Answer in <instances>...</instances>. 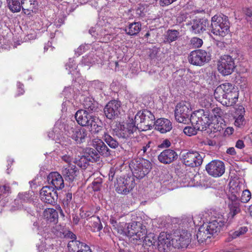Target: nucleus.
<instances>
[{
	"label": "nucleus",
	"mask_w": 252,
	"mask_h": 252,
	"mask_svg": "<svg viewBox=\"0 0 252 252\" xmlns=\"http://www.w3.org/2000/svg\"><path fill=\"white\" fill-rule=\"evenodd\" d=\"M47 181L50 185L48 186L56 190L62 189L64 186L62 176L57 172L50 173L47 176Z\"/></svg>",
	"instance_id": "obj_18"
},
{
	"label": "nucleus",
	"mask_w": 252,
	"mask_h": 252,
	"mask_svg": "<svg viewBox=\"0 0 252 252\" xmlns=\"http://www.w3.org/2000/svg\"><path fill=\"white\" fill-rule=\"evenodd\" d=\"M32 0H21V8L25 14L29 15L32 11L31 7H28V4L32 5Z\"/></svg>",
	"instance_id": "obj_47"
},
{
	"label": "nucleus",
	"mask_w": 252,
	"mask_h": 252,
	"mask_svg": "<svg viewBox=\"0 0 252 252\" xmlns=\"http://www.w3.org/2000/svg\"><path fill=\"white\" fill-rule=\"evenodd\" d=\"M133 177L138 179L144 178L152 169L151 162L143 158H136L131 160L129 164Z\"/></svg>",
	"instance_id": "obj_2"
},
{
	"label": "nucleus",
	"mask_w": 252,
	"mask_h": 252,
	"mask_svg": "<svg viewBox=\"0 0 252 252\" xmlns=\"http://www.w3.org/2000/svg\"><path fill=\"white\" fill-rule=\"evenodd\" d=\"M119 246V252H130L128 244L124 241H120L118 244Z\"/></svg>",
	"instance_id": "obj_58"
},
{
	"label": "nucleus",
	"mask_w": 252,
	"mask_h": 252,
	"mask_svg": "<svg viewBox=\"0 0 252 252\" xmlns=\"http://www.w3.org/2000/svg\"><path fill=\"white\" fill-rule=\"evenodd\" d=\"M155 118L150 111L145 109L137 112L134 117V123L138 129L146 131L151 129L155 124Z\"/></svg>",
	"instance_id": "obj_3"
},
{
	"label": "nucleus",
	"mask_w": 252,
	"mask_h": 252,
	"mask_svg": "<svg viewBox=\"0 0 252 252\" xmlns=\"http://www.w3.org/2000/svg\"><path fill=\"white\" fill-rule=\"evenodd\" d=\"M147 233L145 225L140 222L132 221L127 224L123 235L128 237L131 241H133V243H137L138 241L141 242Z\"/></svg>",
	"instance_id": "obj_4"
},
{
	"label": "nucleus",
	"mask_w": 252,
	"mask_h": 252,
	"mask_svg": "<svg viewBox=\"0 0 252 252\" xmlns=\"http://www.w3.org/2000/svg\"><path fill=\"white\" fill-rule=\"evenodd\" d=\"M101 133V138L107 144V145L112 149H116L119 146V142L109 133L107 129H103L100 132Z\"/></svg>",
	"instance_id": "obj_27"
},
{
	"label": "nucleus",
	"mask_w": 252,
	"mask_h": 252,
	"mask_svg": "<svg viewBox=\"0 0 252 252\" xmlns=\"http://www.w3.org/2000/svg\"><path fill=\"white\" fill-rule=\"evenodd\" d=\"M83 105L85 109V110H87L90 113L95 112L98 108V103L90 97L84 98Z\"/></svg>",
	"instance_id": "obj_28"
},
{
	"label": "nucleus",
	"mask_w": 252,
	"mask_h": 252,
	"mask_svg": "<svg viewBox=\"0 0 252 252\" xmlns=\"http://www.w3.org/2000/svg\"><path fill=\"white\" fill-rule=\"evenodd\" d=\"M221 89L222 90V91L224 92V93L226 94H228L231 93V91H233L236 90L234 86L231 83H225L220 85Z\"/></svg>",
	"instance_id": "obj_52"
},
{
	"label": "nucleus",
	"mask_w": 252,
	"mask_h": 252,
	"mask_svg": "<svg viewBox=\"0 0 252 252\" xmlns=\"http://www.w3.org/2000/svg\"><path fill=\"white\" fill-rule=\"evenodd\" d=\"M95 63V60L93 58L92 55H89L83 57L81 62V65H90L91 64H93Z\"/></svg>",
	"instance_id": "obj_53"
},
{
	"label": "nucleus",
	"mask_w": 252,
	"mask_h": 252,
	"mask_svg": "<svg viewBox=\"0 0 252 252\" xmlns=\"http://www.w3.org/2000/svg\"><path fill=\"white\" fill-rule=\"evenodd\" d=\"M230 202L228 204H234L235 203H240L238 197L235 194H231L228 197Z\"/></svg>",
	"instance_id": "obj_64"
},
{
	"label": "nucleus",
	"mask_w": 252,
	"mask_h": 252,
	"mask_svg": "<svg viewBox=\"0 0 252 252\" xmlns=\"http://www.w3.org/2000/svg\"><path fill=\"white\" fill-rule=\"evenodd\" d=\"M190 43L194 48H199L203 44V40L198 37H194L191 38Z\"/></svg>",
	"instance_id": "obj_56"
},
{
	"label": "nucleus",
	"mask_w": 252,
	"mask_h": 252,
	"mask_svg": "<svg viewBox=\"0 0 252 252\" xmlns=\"http://www.w3.org/2000/svg\"><path fill=\"white\" fill-rule=\"evenodd\" d=\"M78 252H92L89 246L84 243H82Z\"/></svg>",
	"instance_id": "obj_63"
},
{
	"label": "nucleus",
	"mask_w": 252,
	"mask_h": 252,
	"mask_svg": "<svg viewBox=\"0 0 252 252\" xmlns=\"http://www.w3.org/2000/svg\"><path fill=\"white\" fill-rule=\"evenodd\" d=\"M190 121L192 125L197 126L198 129L202 131L209 126L211 121L208 111L202 109L192 114Z\"/></svg>",
	"instance_id": "obj_8"
},
{
	"label": "nucleus",
	"mask_w": 252,
	"mask_h": 252,
	"mask_svg": "<svg viewBox=\"0 0 252 252\" xmlns=\"http://www.w3.org/2000/svg\"><path fill=\"white\" fill-rule=\"evenodd\" d=\"M90 86L96 90H101L104 86L103 83L98 80H94L90 83Z\"/></svg>",
	"instance_id": "obj_55"
},
{
	"label": "nucleus",
	"mask_w": 252,
	"mask_h": 252,
	"mask_svg": "<svg viewBox=\"0 0 252 252\" xmlns=\"http://www.w3.org/2000/svg\"><path fill=\"white\" fill-rule=\"evenodd\" d=\"M63 238L70 239H72V240H74L76 238V235L74 233L66 229H65L63 232Z\"/></svg>",
	"instance_id": "obj_62"
},
{
	"label": "nucleus",
	"mask_w": 252,
	"mask_h": 252,
	"mask_svg": "<svg viewBox=\"0 0 252 252\" xmlns=\"http://www.w3.org/2000/svg\"><path fill=\"white\" fill-rule=\"evenodd\" d=\"M7 7L13 13H17L21 9V2L20 0H6Z\"/></svg>",
	"instance_id": "obj_35"
},
{
	"label": "nucleus",
	"mask_w": 252,
	"mask_h": 252,
	"mask_svg": "<svg viewBox=\"0 0 252 252\" xmlns=\"http://www.w3.org/2000/svg\"><path fill=\"white\" fill-rule=\"evenodd\" d=\"M40 196L43 202L52 205L55 204L58 199L57 190L47 186L41 189Z\"/></svg>",
	"instance_id": "obj_16"
},
{
	"label": "nucleus",
	"mask_w": 252,
	"mask_h": 252,
	"mask_svg": "<svg viewBox=\"0 0 252 252\" xmlns=\"http://www.w3.org/2000/svg\"><path fill=\"white\" fill-rule=\"evenodd\" d=\"M66 228L60 224H56L52 229V232L57 237L63 238Z\"/></svg>",
	"instance_id": "obj_45"
},
{
	"label": "nucleus",
	"mask_w": 252,
	"mask_h": 252,
	"mask_svg": "<svg viewBox=\"0 0 252 252\" xmlns=\"http://www.w3.org/2000/svg\"><path fill=\"white\" fill-rule=\"evenodd\" d=\"M89 162V161L85 155L79 157L78 158H75L73 160V163L79 167L83 168H86L88 165Z\"/></svg>",
	"instance_id": "obj_40"
},
{
	"label": "nucleus",
	"mask_w": 252,
	"mask_h": 252,
	"mask_svg": "<svg viewBox=\"0 0 252 252\" xmlns=\"http://www.w3.org/2000/svg\"><path fill=\"white\" fill-rule=\"evenodd\" d=\"M238 91L236 90L231 91V93L225 95L223 105L226 106H231L234 105L238 101Z\"/></svg>",
	"instance_id": "obj_30"
},
{
	"label": "nucleus",
	"mask_w": 252,
	"mask_h": 252,
	"mask_svg": "<svg viewBox=\"0 0 252 252\" xmlns=\"http://www.w3.org/2000/svg\"><path fill=\"white\" fill-rule=\"evenodd\" d=\"M120 101L117 100H111L105 106L104 113L107 118L114 119L120 114Z\"/></svg>",
	"instance_id": "obj_17"
},
{
	"label": "nucleus",
	"mask_w": 252,
	"mask_h": 252,
	"mask_svg": "<svg viewBox=\"0 0 252 252\" xmlns=\"http://www.w3.org/2000/svg\"><path fill=\"white\" fill-rule=\"evenodd\" d=\"M212 32L221 37L225 36L229 32L228 18L224 15H215L212 18Z\"/></svg>",
	"instance_id": "obj_5"
},
{
	"label": "nucleus",
	"mask_w": 252,
	"mask_h": 252,
	"mask_svg": "<svg viewBox=\"0 0 252 252\" xmlns=\"http://www.w3.org/2000/svg\"><path fill=\"white\" fill-rule=\"evenodd\" d=\"M229 212L228 214L227 221L228 223L232 221L234 217L241 212L240 203H235L234 204H228Z\"/></svg>",
	"instance_id": "obj_31"
},
{
	"label": "nucleus",
	"mask_w": 252,
	"mask_h": 252,
	"mask_svg": "<svg viewBox=\"0 0 252 252\" xmlns=\"http://www.w3.org/2000/svg\"><path fill=\"white\" fill-rule=\"evenodd\" d=\"M225 93L222 91V90L221 89L220 86H219L215 89L214 95L216 99L220 102L223 105L224 98H225Z\"/></svg>",
	"instance_id": "obj_41"
},
{
	"label": "nucleus",
	"mask_w": 252,
	"mask_h": 252,
	"mask_svg": "<svg viewBox=\"0 0 252 252\" xmlns=\"http://www.w3.org/2000/svg\"><path fill=\"white\" fill-rule=\"evenodd\" d=\"M224 223L225 221L223 218H219L203 224L206 228L207 227L208 231L213 235L220 231L221 228L224 225Z\"/></svg>",
	"instance_id": "obj_21"
},
{
	"label": "nucleus",
	"mask_w": 252,
	"mask_h": 252,
	"mask_svg": "<svg viewBox=\"0 0 252 252\" xmlns=\"http://www.w3.org/2000/svg\"><path fill=\"white\" fill-rule=\"evenodd\" d=\"M245 111L244 108L242 106H240L238 107L236 110V113L239 116L235 121V125L238 127H240L243 125V122L244 120V115Z\"/></svg>",
	"instance_id": "obj_39"
},
{
	"label": "nucleus",
	"mask_w": 252,
	"mask_h": 252,
	"mask_svg": "<svg viewBox=\"0 0 252 252\" xmlns=\"http://www.w3.org/2000/svg\"><path fill=\"white\" fill-rule=\"evenodd\" d=\"M48 135L50 138L55 140L56 142L61 144L63 146H66L70 144V140L68 139V138L64 136L61 137L59 136L57 127H55L53 131L49 132Z\"/></svg>",
	"instance_id": "obj_26"
},
{
	"label": "nucleus",
	"mask_w": 252,
	"mask_h": 252,
	"mask_svg": "<svg viewBox=\"0 0 252 252\" xmlns=\"http://www.w3.org/2000/svg\"><path fill=\"white\" fill-rule=\"evenodd\" d=\"M142 241L144 242L145 245L151 246L155 245L157 242V237L154 233H149L145 235V237H144L143 240Z\"/></svg>",
	"instance_id": "obj_43"
},
{
	"label": "nucleus",
	"mask_w": 252,
	"mask_h": 252,
	"mask_svg": "<svg viewBox=\"0 0 252 252\" xmlns=\"http://www.w3.org/2000/svg\"><path fill=\"white\" fill-rule=\"evenodd\" d=\"M217 68L218 71L222 75H230L235 68L234 61L231 56L223 55L218 61Z\"/></svg>",
	"instance_id": "obj_11"
},
{
	"label": "nucleus",
	"mask_w": 252,
	"mask_h": 252,
	"mask_svg": "<svg viewBox=\"0 0 252 252\" xmlns=\"http://www.w3.org/2000/svg\"><path fill=\"white\" fill-rule=\"evenodd\" d=\"M194 127L191 126H186L184 129V133L189 136H191L192 135H195L197 133V130H200V129L197 128V126H196L195 125Z\"/></svg>",
	"instance_id": "obj_51"
},
{
	"label": "nucleus",
	"mask_w": 252,
	"mask_h": 252,
	"mask_svg": "<svg viewBox=\"0 0 252 252\" xmlns=\"http://www.w3.org/2000/svg\"><path fill=\"white\" fill-rule=\"evenodd\" d=\"M93 220L92 226L94 231H99L102 228V225L98 217L93 216L91 218Z\"/></svg>",
	"instance_id": "obj_46"
},
{
	"label": "nucleus",
	"mask_w": 252,
	"mask_h": 252,
	"mask_svg": "<svg viewBox=\"0 0 252 252\" xmlns=\"http://www.w3.org/2000/svg\"><path fill=\"white\" fill-rule=\"evenodd\" d=\"M50 249H53L51 246L48 245L46 243L41 242L40 245L38 246V250L40 252H51Z\"/></svg>",
	"instance_id": "obj_60"
},
{
	"label": "nucleus",
	"mask_w": 252,
	"mask_h": 252,
	"mask_svg": "<svg viewBox=\"0 0 252 252\" xmlns=\"http://www.w3.org/2000/svg\"><path fill=\"white\" fill-rule=\"evenodd\" d=\"M141 29V25L139 22H133L129 24L125 29L126 33L129 35L133 36L137 35Z\"/></svg>",
	"instance_id": "obj_32"
},
{
	"label": "nucleus",
	"mask_w": 252,
	"mask_h": 252,
	"mask_svg": "<svg viewBox=\"0 0 252 252\" xmlns=\"http://www.w3.org/2000/svg\"><path fill=\"white\" fill-rule=\"evenodd\" d=\"M10 189L9 186L4 185L0 186V200L6 198L10 193Z\"/></svg>",
	"instance_id": "obj_48"
},
{
	"label": "nucleus",
	"mask_w": 252,
	"mask_h": 252,
	"mask_svg": "<svg viewBox=\"0 0 252 252\" xmlns=\"http://www.w3.org/2000/svg\"><path fill=\"white\" fill-rule=\"evenodd\" d=\"M208 24V21L206 19H194L190 23L191 26L190 31L194 34L200 33L206 30Z\"/></svg>",
	"instance_id": "obj_23"
},
{
	"label": "nucleus",
	"mask_w": 252,
	"mask_h": 252,
	"mask_svg": "<svg viewBox=\"0 0 252 252\" xmlns=\"http://www.w3.org/2000/svg\"><path fill=\"white\" fill-rule=\"evenodd\" d=\"M190 234L182 230L176 231L171 238L172 245L174 248H187L190 242Z\"/></svg>",
	"instance_id": "obj_13"
},
{
	"label": "nucleus",
	"mask_w": 252,
	"mask_h": 252,
	"mask_svg": "<svg viewBox=\"0 0 252 252\" xmlns=\"http://www.w3.org/2000/svg\"><path fill=\"white\" fill-rule=\"evenodd\" d=\"M10 189L9 186L4 185L0 186V200L6 198L10 193Z\"/></svg>",
	"instance_id": "obj_49"
},
{
	"label": "nucleus",
	"mask_w": 252,
	"mask_h": 252,
	"mask_svg": "<svg viewBox=\"0 0 252 252\" xmlns=\"http://www.w3.org/2000/svg\"><path fill=\"white\" fill-rule=\"evenodd\" d=\"M134 179L133 176H125L117 179L115 184L116 191L120 194H126L135 186Z\"/></svg>",
	"instance_id": "obj_12"
},
{
	"label": "nucleus",
	"mask_w": 252,
	"mask_h": 252,
	"mask_svg": "<svg viewBox=\"0 0 252 252\" xmlns=\"http://www.w3.org/2000/svg\"><path fill=\"white\" fill-rule=\"evenodd\" d=\"M88 160L91 162H96L99 160L100 157L98 153L93 148H88L84 154Z\"/></svg>",
	"instance_id": "obj_36"
},
{
	"label": "nucleus",
	"mask_w": 252,
	"mask_h": 252,
	"mask_svg": "<svg viewBox=\"0 0 252 252\" xmlns=\"http://www.w3.org/2000/svg\"><path fill=\"white\" fill-rule=\"evenodd\" d=\"M75 118L79 125L88 127L93 133H98L102 130L101 121L87 110H78L75 114Z\"/></svg>",
	"instance_id": "obj_1"
},
{
	"label": "nucleus",
	"mask_w": 252,
	"mask_h": 252,
	"mask_svg": "<svg viewBox=\"0 0 252 252\" xmlns=\"http://www.w3.org/2000/svg\"><path fill=\"white\" fill-rule=\"evenodd\" d=\"M207 173L215 178L221 177L225 172L224 163L220 160H213L205 167Z\"/></svg>",
	"instance_id": "obj_15"
},
{
	"label": "nucleus",
	"mask_w": 252,
	"mask_h": 252,
	"mask_svg": "<svg viewBox=\"0 0 252 252\" xmlns=\"http://www.w3.org/2000/svg\"><path fill=\"white\" fill-rule=\"evenodd\" d=\"M178 155L177 152L171 149H167L161 152L158 157V160L163 164H168L176 160Z\"/></svg>",
	"instance_id": "obj_19"
},
{
	"label": "nucleus",
	"mask_w": 252,
	"mask_h": 252,
	"mask_svg": "<svg viewBox=\"0 0 252 252\" xmlns=\"http://www.w3.org/2000/svg\"><path fill=\"white\" fill-rule=\"evenodd\" d=\"M93 146L99 155L108 157L110 155V150L100 139H95L93 140Z\"/></svg>",
	"instance_id": "obj_24"
},
{
	"label": "nucleus",
	"mask_w": 252,
	"mask_h": 252,
	"mask_svg": "<svg viewBox=\"0 0 252 252\" xmlns=\"http://www.w3.org/2000/svg\"><path fill=\"white\" fill-rule=\"evenodd\" d=\"M212 235L207 230V227L203 224L200 226L196 235V239L199 243L205 242L208 238H211Z\"/></svg>",
	"instance_id": "obj_29"
},
{
	"label": "nucleus",
	"mask_w": 252,
	"mask_h": 252,
	"mask_svg": "<svg viewBox=\"0 0 252 252\" xmlns=\"http://www.w3.org/2000/svg\"><path fill=\"white\" fill-rule=\"evenodd\" d=\"M92 188L94 191H99L101 187L102 181L101 179H96L92 182Z\"/></svg>",
	"instance_id": "obj_59"
},
{
	"label": "nucleus",
	"mask_w": 252,
	"mask_h": 252,
	"mask_svg": "<svg viewBox=\"0 0 252 252\" xmlns=\"http://www.w3.org/2000/svg\"><path fill=\"white\" fill-rule=\"evenodd\" d=\"M30 200V196L29 193L26 192L23 193H19L17 199L15 200V203H19V202L21 203L24 202H28Z\"/></svg>",
	"instance_id": "obj_50"
},
{
	"label": "nucleus",
	"mask_w": 252,
	"mask_h": 252,
	"mask_svg": "<svg viewBox=\"0 0 252 252\" xmlns=\"http://www.w3.org/2000/svg\"><path fill=\"white\" fill-rule=\"evenodd\" d=\"M67 136L77 143H81L85 141L87 136V131L83 128L77 126L75 124L71 122L64 128Z\"/></svg>",
	"instance_id": "obj_7"
},
{
	"label": "nucleus",
	"mask_w": 252,
	"mask_h": 252,
	"mask_svg": "<svg viewBox=\"0 0 252 252\" xmlns=\"http://www.w3.org/2000/svg\"><path fill=\"white\" fill-rule=\"evenodd\" d=\"M65 67L66 69L68 70L69 74H71L73 75H77L79 74V71L77 70V66L74 63L73 60L70 59L68 63L65 65Z\"/></svg>",
	"instance_id": "obj_42"
},
{
	"label": "nucleus",
	"mask_w": 252,
	"mask_h": 252,
	"mask_svg": "<svg viewBox=\"0 0 252 252\" xmlns=\"http://www.w3.org/2000/svg\"><path fill=\"white\" fill-rule=\"evenodd\" d=\"M132 121L131 123L121 125L117 130H114L115 134L119 138L124 139L136 137L135 133L137 134L136 130L138 128L133 123V120Z\"/></svg>",
	"instance_id": "obj_14"
},
{
	"label": "nucleus",
	"mask_w": 252,
	"mask_h": 252,
	"mask_svg": "<svg viewBox=\"0 0 252 252\" xmlns=\"http://www.w3.org/2000/svg\"><path fill=\"white\" fill-rule=\"evenodd\" d=\"M191 105L189 102L182 101L177 103L175 109V118L179 123L186 124L190 121Z\"/></svg>",
	"instance_id": "obj_6"
},
{
	"label": "nucleus",
	"mask_w": 252,
	"mask_h": 252,
	"mask_svg": "<svg viewBox=\"0 0 252 252\" xmlns=\"http://www.w3.org/2000/svg\"><path fill=\"white\" fill-rule=\"evenodd\" d=\"M43 215L46 220L50 222H56L58 220V212L52 208L46 209L43 213Z\"/></svg>",
	"instance_id": "obj_33"
},
{
	"label": "nucleus",
	"mask_w": 252,
	"mask_h": 252,
	"mask_svg": "<svg viewBox=\"0 0 252 252\" xmlns=\"http://www.w3.org/2000/svg\"><path fill=\"white\" fill-rule=\"evenodd\" d=\"M180 32L178 31L175 30H168L165 35V43H170L176 40L179 37Z\"/></svg>",
	"instance_id": "obj_34"
},
{
	"label": "nucleus",
	"mask_w": 252,
	"mask_h": 252,
	"mask_svg": "<svg viewBox=\"0 0 252 252\" xmlns=\"http://www.w3.org/2000/svg\"><path fill=\"white\" fill-rule=\"evenodd\" d=\"M247 231L248 228L246 226L240 227L238 229V230L235 231H230L229 232V241L236 239L241 235H243L247 232Z\"/></svg>",
	"instance_id": "obj_37"
},
{
	"label": "nucleus",
	"mask_w": 252,
	"mask_h": 252,
	"mask_svg": "<svg viewBox=\"0 0 252 252\" xmlns=\"http://www.w3.org/2000/svg\"><path fill=\"white\" fill-rule=\"evenodd\" d=\"M155 129L161 133H165L170 131L172 128L171 122L167 119L159 118L155 121Z\"/></svg>",
	"instance_id": "obj_22"
},
{
	"label": "nucleus",
	"mask_w": 252,
	"mask_h": 252,
	"mask_svg": "<svg viewBox=\"0 0 252 252\" xmlns=\"http://www.w3.org/2000/svg\"><path fill=\"white\" fill-rule=\"evenodd\" d=\"M204 156L203 153L200 154L197 151H189L182 154L181 159L186 165L194 167L202 164Z\"/></svg>",
	"instance_id": "obj_10"
},
{
	"label": "nucleus",
	"mask_w": 252,
	"mask_h": 252,
	"mask_svg": "<svg viewBox=\"0 0 252 252\" xmlns=\"http://www.w3.org/2000/svg\"><path fill=\"white\" fill-rule=\"evenodd\" d=\"M251 198V193L248 189H246L243 191L241 200L242 202L247 203Z\"/></svg>",
	"instance_id": "obj_57"
},
{
	"label": "nucleus",
	"mask_w": 252,
	"mask_h": 252,
	"mask_svg": "<svg viewBox=\"0 0 252 252\" xmlns=\"http://www.w3.org/2000/svg\"><path fill=\"white\" fill-rule=\"evenodd\" d=\"M79 170L75 165L70 164L68 167L63 169L62 174L66 181L73 182L78 174Z\"/></svg>",
	"instance_id": "obj_25"
},
{
	"label": "nucleus",
	"mask_w": 252,
	"mask_h": 252,
	"mask_svg": "<svg viewBox=\"0 0 252 252\" xmlns=\"http://www.w3.org/2000/svg\"><path fill=\"white\" fill-rule=\"evenodd\" d=\"M211 59L210 53L205 50L197 49L191 51L188 58L189 63L196 66H201L209 62Z\"/></svg>",
	"instance_id": "obj_9"
},
{
	"label": "nucleus",
	"mask_w": 252,
	"mask_h": 252,
	"mask_svg": "<svg viewBox=\"0 0 252 252\" xmlns=\"http://www.w3.org/2000/svg\"><path fill=\"white\" fill-rule=\"evenodd\" d=\"M151 144V142L149 141L145 145H144L141 149L140 151H139V153H140L142 156L147 155L150 153L152 150Z\"/></svg>",
	"instance_id": "obj_54"
},
{
	"label": "nucleus",
	"mask_w": 252,
	"mask_h": 252,
	"mask_svg": "<svg viewBox=\"0 0 252 252\" xmlns=\"http://www.w3.org/2000/svg\"><path fill=\"white\" fill-rule=\"evenodd\" d=\"M157 243L159 251L167 252L172 244L170 235L165 232L160 233L158 237Z\"/></svg>",
	"instance_id": "obj_20"
},
{
	"label": "nucleus",
	"mask_w": 252,
	"mask_h": 252,
	"mask_svg": "<svg viewBox=\"0 0 252 252\" xmlns=\"http://www.w3.org/2000/svg\"><path fill=\"white\" fill-rule=\"evenodd\" d=\"M81 244L82 242L75 240L70 241L67 245L69 251L70 252H78Z\"/></svg>",
	"instance_id": "obj_44"
},
{
	"label": "nucleus",
	"mask_w": 252,
	"mask_h": 252,
	"mask_svg": "<svg viewBox=\"0 0 252 252\" xmlns=\"http://www.w3.org/2000/svg\"><path fill=\"white\" fill-rule=\"evenodd\" d=\"M110 222L111 224L113 225L114 229H116L118 233L124 235L125 233V231L126 230V228H124V225H126V224L124 222L123 223H118L116 220L114 218L111 217L110 218Z\"/></svg>",
	"instance_id": "obj_38"
},
{
	"label": "nucleus",
	"mask_w": 252,
	"mask_h": 252,
	"mask_svg": "<svg viewBox=\"0 0 252 252\" xmlns=\"http://www.w3.org/2000/svg\"><path fill=\"white\" fill-rule=\"evenodd\" d=\"M72 193L68 192L66 194V196L63 200V204L65 207H68L71 202Z\"/></svg>",
	"instance_id": "obj_61"
}]
</instances>
